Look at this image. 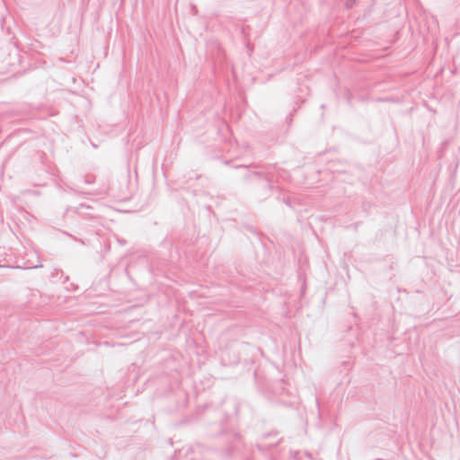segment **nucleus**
Masks as SVG:
<instances>
[{
	"label": "nucleus",
	"mask_w": 460,
	"mask_h": 460,
	"mask_svg": "<svg viewBox=\"0 0 460 460\" xmlns=\"http://www.w3.org/2000/svg\"><path fill=\"white\" fill-rule=\"evenodd\" d=\"M281 173L282 172L277 171L273 168L272 170L246 172L243 176V179L245 181H250L253 176L262 178L267 183L266 191L270 192L275 189L279 190V187L275 186L274 183L278 181L279 178L281 176Z\"/></svg>",
	"instance_id": "nucleus-1"
}]
</instances>
